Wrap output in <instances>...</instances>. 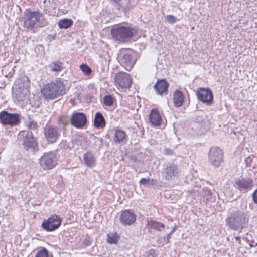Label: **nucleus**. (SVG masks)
Segmentation results:
<instances>
[{"mask_svg": "<svg viewBox=\"0 0 257 257\" xmlns=\"http://www.w3.org/2000/svg\"><path fill=\"white\" fill-rule=\"evenodd\" d=\"M47 22L43 15L38 11H32L26 10L24 13V27L28 30H32L34 28L45 26Z\"/></svg>", "mask_w": 257, "mask_h": 257, "instance_id": "obj_1", "label": "nucleus"}, {"mask_svg": "<svg viewBox=\"0 0 257 257\" xmlns=\"http://www.w3.org/2000/svg\"><path fill=\"white\" fill-rule=\"evenodd\" d=\"M41 92L45 99H54L65 94L66 91L63 82L58 79L54 82L45 85Z\"/></svg>", "mask_w": 257, "mask_h": 257, "instance_id": "obj_2", "label": "nucleus"}, {"mask_svg": "<svg viewBox=\"0 0 257 257\" xmlns=\"http://www.w3.org/2000/svg\"><path fill=\"white\" fill-rule=\"evenodd\" d=\"M30 82L28 77H24L15 81L12 90L14 97L18 101H23L29 94Z\"/></svg>", "mask_w": 257, "mask_h": 257, "instance_id": "obj_3", "label": "nucleus"}, {"mask_svg": "<svg viewBox=\"0 0 257 257\" xmlns=\"http://www.w3.org/2000/svg\"><path fill=\"white\" fill-rule=\"evenodd\" d=\"M226 222L231 229L241 231L246 222V219L243 212H237L228 217Z\"/></svg>", "mask_w": 257, "mask_h": 257, "instance_id": "obj_4", "label": "nucleus"}, {"mask_svg": "<svg viewBox=\"0 0 257 257\" xmlns=\"http://www.w3.org/2000/svg\"><path fill=\"white\" fill-rule=\"evenodd\" d=\"M134 32V30L131 27L121 25L114 27L111 31L113 38L120 42H124L131 38Z\"/></svg>", "mask_w": 257, "mask_h": 257, "instance_id": "obj_5", "label": "nucleus"}, {"mask_svg": "<svg viewBox=\"0 0 257 257\" xmlns=\"http://www.w3.org/2000/svg\"><path fill=\"white\" fill-rule=\"evenodd\" d=\"M58 157L53 152H46L41 156L39 163L41 167L44 170H50L57 164Z\"/></svg>", "mask_w": 257, "mask_h": 257, "instance_id": "obj_6", "label": "nucleus"}, {"mask_svg": "<svg viewBox=\"0 0 257 257\" xmlns=\"http://www.w3.org/2000/svg\"><path fill=\"white\" fill-rule=\"evenodd\" d=\"M117 59L124 68L130 71L133 67L135 61L132 59V51L128 49H123L120 50Z\"/></svg>", "mask_w": 257, "mask_h": 257, "instance_id": "obj_7", "label": "nucleus"}, {"mask_svg": "<svg viewBox=\"0 0 257 257\" xmlns=\"http://www.w3.org/2000/svg\"><path fill=\"white\" fill-rule=\"evenodd\" d=\"M208 160L214 167H218L223 163V152L217 147H211L208 153Z\"/></svg>", "mask_w": 257, "mask_h": 257, "instance_id": "obj_8", "label": "nucleus"}, {"mask_svg": "<svg viewBox=\"0 0 257 257\" xmlns=\"http://www.w3.org/2000/svg\"><path fill=\"white\" fill-rule=\"evenodd\" d=\"M0 121L4 125H16L20 121L19 115L4 111L0 113Z\"/></svg>", "mask_w": 257, "mask_h": 257, "instance_id": "obj_9", "label": "nucleus"}, {"mask_svg": "<svg viewBox=\"0 0 257 257\" xmlns=\"http://www.w3.org/2000/svg\"><path fill=\"white\" fill-rule=\"evenodd\" d=\"M115 82L118 88H127L131 87L132 79L128 74L119 72L115 77Z\"/></svg>", "mask_w": 257, "mask_h": 257, "instance_id": "obj_10", "label": "nucleus"}, {"mask_svg": "<svg viewBox=\"0 0 257 257\" xmlns=\"http://www.w3.org/2000/svg\"><path fill=\"white\" fill-rule=\"evenodd\" d=\"M61 220L57 215H54L44 220L42 223L43 228L48 231H52L58 228L60 225Z\"/></svg>", "mask_w": 257, "mask_h": 257, "instance_id": "obj_11", "label": "nucleus"}, {"mask_svg": "<svg viewBox=\"0 0 257 257\" xmlns=\"http://www.w3.org/2000/svg\"><path fill=\"white\" fill-rule=\"evenodd\" d=\"M20 139L23 140V145L26 148H34L36 145L35 139L30 131H22L18 135Z\"/></svg>", "mask_w": 257, "mask_h": 257, "instance_id": "obj_12", "label": "nucleus"}, {"mask_svg": "<svg viewBox=\"0 0 257 257\" xmlns=\"http://www.w3.org/2000/svg\"><path fill=\"white\" fill-rule=\"evenodd\" d=\"M197 98L207 105H210L213 100V94L209 88H199L196 92Z\"/></svg>", "mask_w": 257, "mask_h": 257, "instance_id": "obj_13", "label": "nucleus"}, {"mask_svg": "<svg viewBox=\"0 0 257 257\" xmlns=\"http://www.w3.org/2000/svg\"><path fill=\"white\" fill-rule=\"evenodd\" d=\"M44 135L48 142L53 143L57 140L59 134L57 128L52 126H47L45 128Z\"/></svg>", "mask_w": 257, "mask_h": 257, "instance_id": "obj_14", "label": "nucleus"}, {"mask_svg": "<svg viewBox=\"0 0 257 257\" xmlns=\"http://www.w3.org/2000/svg\"><path fill=\"white\" fill-rule=\"evenodd\" d=\"M180 172L177 166L173 164L167 165L163 171L164 176L167 180H171L173 177L177 176Z\"/></svg>", "mask_w": 257, "mask_h": 257, "instance_id": "obj_15", "label": "nucleus"}, {"mask_svg": "<svg viewBox=\"0 0 257 257\" xmlns=\"http://www.w3.org/2000/svg\"><path fill=\"white\" fill-rule=\"evenodd\" d=\"M71 124L77 128L83 127L86 123V117L84 113L78 112L73 114L71 119Z\"/></svg>", "mask_w": 257, "mask_h": 257, "instance_id": "obj_16", "label": "nucleus"}, {"mask_svg": "<svg viewBox=\"0 0 257 257\" xmlns=\"http://www.w3.org/2000/svg\"><path fill=\"white\" fill-rule=\"evenodd\" d=\"M120 222L125 225H131L136 220V216L133 212L125 210L120 216Z\"/></svg>", "mask_w": 257, "mask_h": 257, "instance_id": "obj_17", "label": "nucleus"}, {"mask_svg": "<svg viewBox=\"0 0 257 257\" xmlns=\"http://www.w3.org/2000/svg\"><path fill=\"white\" fill-rule=\"evenodd\" d=\"M234 186L240 191H243L246 189H250L252 187V181L249 179H241L237 180Z\"/></svg>", "mask_w": 257, "mask_h": 257, "instance_id": "obj_18", "label": "nucleus"}, {"mask_svg": "<svg viewBox=\"0 0 257 257\" xmlns=\"http://www.w3.org/2000/svg\"><path fill=\"white\" fill-rule=\"evenodd\" d=\"M168 86V83L165 80L162 79L157 81L154 85V88L158 94L163 95L167 94Z\"/></svg>", "mask_w": 257, "mask_h": 257, "instance_id": "obj_19", "label": "nucleus"}, {"mask_svg": "<svg viewBox=\"0 0 257 257\" xmlns=\"http://www.w3.org/2000/svg\"><path fill=\"white\" fill-rule=\"evenodd\" d=\"M150 121L152 125L159 126L162 122V118L156 110L153 109L150 114Z\"/></svg>", "mask_w": 257, "mask_h": 257, "instance_id": "obj_20", "label": "nucleus"}, {"mask_svg": "<svg viewBox=\"0 0 257 257\" xmlns=\"http://www.w3.org/2000/svg\"><path fill=\"white\" fill-rule=\"evenodd\" d=\"M84 163L88 167L92 168L95 164V158L91 152H87L83 155Z\"/></svg>", "mask_w": 257, "mask_h": 257, "instance_id": "obj_21", "label": "nucleus"}, {"mask_svg": "<svg viewBox=\"0 0 257 257\" xmlns=\"http://www.w3.org/2000/svg\"><path fill=\"white\" fill-rule=\"evenodd\" d=\"M184 102V95L183 93L176 90L173 94V102L174 105L178 107L182 106Z\"/></svg>", "mask_w": 257, "mask_h": 257, "instance_id": "obj_22", "label": "nucleus"}, {"mask_svg": "<svg viewBox=\"0 0 257 257\" xmlns=\"http://www.w3.org/2000/svg\"><path fill=\"white\" fill-rule=\"evenodd\" d=\"M126 137V135L124 131L120 129H116L115 130L114 141L116 143H123Z\"/></svg>", "mask_w": 257, "mask_h": 257, "instance_id": "obj_23", "label": "nucleus"}, {"mask_svg": "<svg viewBox=\"0 0 257 257\" xmlns=\"http://www.w3.org/2000/svg\"><path fill=\"white\" fill-rule=\"evenodd\" d=\"M94 123V126L97 128H103L105 126V119L101 113L97 112L95 114Z\"/></svg>", "mask_w": 257, "mask_h": 257, "instance_id": "obj_24", "label": "nucleus"}, {"mask_svg": "<svg viewBox=\"0 0 257 257\" xmlns=\"http://www.w3.org/2000/svg\"><path fill=\"white\" fill-rule=\"evenodd\" d=\"M73 22L71 19H63L58 21V25L61 29H67L73 25Z\"/></svg>", "mask_w": 257, "mask_h": 257, "instance_id": "obj_25", "label": "nucleus"}, {"mask_svg": "<svg viewBox=\"0 0 257 257\" xmlns=\"http://www.w3.org/2000/svg\"><path fill=\"white\" fill-rule=\"evenodd\" d=\"M148 225L149 227L159 231L162 230L164 227V225L160 222H156L153 220H149L148 221Z\"/></svg>", "mask_w": 257, "mask_h": 257, "instance_id": "obj_26", "label": "nucleus"}, {"mask_svg": "<svg viewBox=\"0 0 257 257\" xmlns=\"http://www.w3.org/2000/svg\"><path fill=\"white\" fill-rule=\"evenodd\" d=\"M50 68L54 72L60 71L63 68L62 64L60 62H53L50 65Z\"/></svg>", "mask_w": 257, "mask_h": 257, "instance_id": "obj_27", "label": "nucleus"}, {"mask_svg": "<svg viewBox=\"0 0 257 257\" xmlns=\"http://www.w3.org/2000/svg\"><path fill=\"white\" fill-rule=\"evenodd\" d=\"M118 241L116 233H110L108 234L107 242L111 244H115Z\"/></svg>", "mask_w": 257, "mask_h": 257, "instance_id": "obj_28", "label": "nucleus"}, {"mask_svg": "<svg viewBox=\"0 0 257 257\" xmlns=\"http://www.w3.org/2000/svg\"><path fill=\"white\" fill-rule=\"evenodd\" d=\"M114 102V98L111 95L105 96L103 98V103L105 106H111Z\"/></svg>", "mask_w": 257, "mask_h": 257, "instance_id": "obj_29", "label": "nucleus"}, {"mask_svg": "<svg viewBox=\"0 0 257 257\" xmlns=\"http://www.w3.org/2000/svg\"><path fill=\"white\" fill-rule=\"evenodd\" d=\"M80 69L85 75H89L92 72L90 68L87 65H85L84 64H82L80 66Z\"/></svg>", "mask_w": 257, "mask_h": 257, "instance_id": "obj_30", "label": "nucleus"}, {"mask_svg": "<svg viewBox=\"0 0 257 257\" xmlns=\"http://www.w3.org/2000/svg\"><path fill=\"white\" fill-rule=\"evenodd\" d=\"M157 253L154 250H150L146 252L142 257H157Z\"/></svg>", "mask_w": 257, "mask_h": 257, "instance_id": "obj_31", "label": "nucleus"}, {"mask_svg": "<svg viewBox=\"0 0 257 257\" xmlns=\"http://www.w3.org/2000/svg\"><path fill=\"white\" fill-rule=\"evenodd\" d=\"M35 257H48V253L46 249H43L39 251Z\"/></svg>", "mask_w": 257, "mask_h": 257, "instance_id": "obj_32", "label": "nucleus"}, {"mask_svg": "<svg viewBox=\"0 0 257 257\" xmlns=\"http://www.w3.org/2000/svg\"><path fill=\"white\" fill-rule=\"evenodd\" d=\"M150 181H151L152 185H153L155 183V181L154 180H153V179L151 180L150 178H148V179L142 178L140 180L139 183L141 185H147L149 184Z\"/></svg>", "mask_w": 257, "mask_h": 257, "instance_id": "obj_33", "label": "nucleus"}, {"mask_svg": "<svg viewBox=\"0 0 257 257\" xmlns=\"http://www.w3.org/2000/svg\"><path fill=\"white\" fill-rule=\"evenodd\" d=\"M26 125L31 130H35L37 127V123L32 120L27 121Z\"/></svg>", "mask_w": 257, "mask_h": 257, "instance_id": "obj_34", "label": "nucleus"}, {"mask_svg": "<svg viewBox=\"0 0 257 257\" xmlns=\"http://www.w3.org/2000/svg\"><path fill=\"white\" fill-rule=\"evenodd\" d=\"M177 229V226H175L174 228L172 229V231L167 235V238H164V243H167L169 242V240L171 236V235L175 232V231Z\"/></svg>", "mask_w": 257, "mask_h": 257, "instance_id": "obj_35", "label": "nucleus"}, {"mask_svg": "<svg viewBox=\"0 0 257 257\" xmlns=\"http://www.w3.org/2000/svg\"><path fill=\"white\" fill-rule=\"evenodd\" d=\"M166 19L168 22L171 24L174 23L176 21V19L172 15H167Z\"/></svg>", "mask_w": 257, "mask_h": 257, "instance_id": "obj_36", "label": "nucleus"}, {"mask_svg": "<svg viewBox=\"0 0 257 257\" xmlns=\"http://www.w3.org/2000/svg\"><path fill=\"white\" fill-rule=\"evenodd\" d=\"M59 123L66 125L68 123L69 119L66 116H62L59 118Z\"/></svg>", "mask_w": 257, "mask_h": 257, "instance_id": "obj_37", "label": "nucleus"}, {"mask_svg": "<svg viewBox=\"0 0 257 257\" xmlns=\"http://www.w3.org/2000/svg\"><path fill=\"white\" fill-rule=\"evenodd\" d=\"M252 200L255 204H257V189L252 193Z\"/></svg>", "mask_w": 257, "mask_h": 257, "instance_id": "obj_38", "label": "nucleus"}, {"mask_svg": "<svg viewBox=\"0 0 257 257\" xmlns=\"http://www.w3.org/2000/svg\"><path fill=\"white\" fill-rule=\"evenodd\" d=\"M254 243V242H252V243H250V245H250V247H254V246H257V242H256L255 244H254V243Z\"/></svg>", "mask_w": 257, "mask_h": 257, "instance_id": "obj_39", "label": "nucleus"}, {"mask_svg": "<svg viewBox=\"0 0 257 257\" xmlns=\"http://www.w3.org/2000/svg\"><path fill=\"white\" fill-rule=\"evenodd\" d=\"M239 239H240L239 237H238V236L235 237V240L236 241L239 240Z\"/></svg>", "mask_w": 257, "mask_h": 257, "instance_id": "obj_40", "label": "nucleus"}, {"mask_svg": "<svg viewBox=\"0 0 257 257\" xmlns=\"http://www.w3.org/2000/svg\"><path fill=\"white\" fill-rule=\"evenodd\" d=\"M208 195H211V192H210V191H208Z\"/></svg>", "mask_w": 257, "mask_h": 257, "instance_id": "obj_41", "label": "nucleus"}, {"mask_svg": "<svg viewBox=\"0 0 257 257\" xmlns=\"http://www.w3.org/2000/svg\"><path fill=\"white\" fill-rule=\"evenodd\" d=\"M171 153L170 152V154H171ZM166 154H169V153H167V152H166Z\"/></svg>", "mask_w": 257, "mask_h": 257, "instance_id": "obj_42", "label": "nucleus"}]
</instances>
